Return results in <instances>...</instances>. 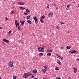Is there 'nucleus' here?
Here are the masks:
<instances>
[{
	"mask_svg": "<svg viewBox=\"0 0 79 79\" xmlns=\"http://www.w3.org/2000/svg\"><path fill=\"white\" fill-rule=\"evenodd\" d=\"M31 72H29L27 73H24V75H23V78H27L28 77H30V76H31Z\"/></svg>",
	"mask_w": 79,
	"mask_h": 79,
	"instance_id": "nucleus-1",
	"label": "nucleus"
},
{
	"mask_svg": "<svg viewBox=\"0 0 79 79\" xmlns=\"http://www.w3.org/2000/svg\"><path fill=\"white\" fill-rule=\"evenodd\" d=\"M13 63L14 62L13 61H10L8 64L9 66L11 68H13Z\"/></svg>",
	"mask_w": 79,
	"mask_h": 79,
	"instance_id": "nucleus-2",
	"label": "nucleus"
},
{
	"mask_svg": "<svg viewBox=\"0 0 79 79\" xmlns=\"http://www.w3.org/2000/svg\"><path fill=\"white\" fill-rule=\"evenodd\" d=\"M44 47L39 48L38 49V52H44Z\"/></svg>",
	"mask_w": 79,
	"mask_h": 79,
	"instance_id": "nucleus-3",
	"label": "nucleus"
},
{
	"mask_svg": "<svg viewBox=\"0 0 79 79\" xmlns=\"http://www.w3.org/2000/svg\"><path fill=\"white\" fill-rule=\"evenodd\" d=\"M76 52H77V53H78V52H77V51H76L75 50L70 51H69V53H71V54H73V53H76Z\"/></svg>",
	"mask_w": 79,
	"mask_h": 79,
	"instance_id": "nucleus-4",
	"label": "nucleus"
},
{
	"mask_svg": "<svg viewBox=\"0 0 79 79\" xmlns=\"http://www.w3.org/2000/svg\"><path fill=\"white\" fill-rule=\"evenodd\" d=\"M33 19L35 20V23H36V24H37L38 23V20H37L38 19L36 17H34L33 18Z\"/></svg>",
	"mask_w": 79,
	"mask_h": 79,
	"instance_id": "nucleus-5",
	"label": "nucleus"
},
{
	"mask_svg": "<svg viewBox=\"0 0 79 79\" xmlns=\"http://www.w3.org/2000/svg\"><path fill=\"white\" fill-rule=\"evenodd\" d=\"M3 41L4 42H6V43H7L8 44H10V42H9V41L5 39H3Z\"/></svg>",
	"mask_w": 79,
	"mask_h": 79,
	"instance_id": "nucleus-6",
	"label": "nucleus"
},
{
	"mask_svg": "<svg viewBox=\"0 0 79 79\" xmlns=\"http://www.w3.org/2000/svg\"><path fill=\"white\" fill-rule=\"evenodd\" d=\"M20 23H21V24L22 26H24V23H25V21L20 20Z\"/></svg>",
	"mask_w": 79,
	"mask_h": 79,
	"instance_id": "nucleus-7",
	"label": "nucleus"
},
{
	"mask_svg": "<svg viewBox=\"0 0 79 79\" xmlns=\"http://www.w3.org/2000/svg\"><path fill=\"white\" fill-rule=\"evenodd\" d=\"M32 72L33 73H34V74H36V73H37V70L36 69L34 70H33Z\"/></svg>",
	"mask_w": 79,
	"mask_h": 79,
	"instance_id": "nucleus-8",
	"label": "nucleus"
},
{
	"mask_svg": "<svg viewBox=\"0 0 79 79\" xmlns=\"http://www.w3.org/2000/svg\"><path fill=\"white\" fill-rule=\"evenodd\" d=\"M19 5H24V2H20L18 3Z\"/></svg>",
	"mask_w": 79,
	"mask_h": 79,
	"instance_id": "nucleus-9",
	"label": "nucleus"
},
{
	"mask_svg": "<svg viewBox=\"0 0 79 79\" xmlns=\"http://www.w3.org/2000/svg\"><path fill=\"white\" fill-rule=\"evenodd\" d=\"M48 16L49 17L50 16H53V13L50 12L49 14H48Z\"/></svg>",
	"mask_w": 79,
	"mask_h": 79,
	"instance_id": "nucleus-10",
	"label": "nucleus"
},
{
	"mask_svg": "<svg viewBox=\"0 0 79 79\" xmlns=\"http://www.w3.org/2000/svg\"><path fill=\"white\" fill-rule=\"evenodd\" d=\"M27 23H28L29 24H32V22L31 20H28L27 21Z\"/></svg>",
	"mask_w": 79,
	"mask_h": 79,
	"instance_id": "nucleus-11",
	"label": "nucleus"
},
{
	"mask_svg": "<svg viewBox=\"0 0 79 79\" xmlns=\"http://www.w3.org/2000/svg\"><path fill=\"white\" fill-rule=\"evenodd\" d=\"M19 8H20V10H25V8H24L23 7H19Z\"/></svg>",
	"mask_w": 79,
	"mask_h": 79,
	"instance_id": "nucleus-12",
	"label": "nucleus"
},
{
	"mask_svg": "<svg viewBox=\"0 0 79 79\" xmlns=\"http://www.w3.org/2000/svg\"><path fill=\"white\" fill-rule=\"evenodd\" d=\"M56 55L57 56V58H60V57H62V56H60V55H58V54H56Z\"/></svg>",
	"mask_w": 79,
	"mask_h": 79,
	"instance_id": "nucleus-13",
	"label": "nucleus"
},
{
	"mask_svg": "<svg viewBox=\"0 0 79 79\" xmlns=\"http://www.w3.org/2000/svg\"><path fill=\"white\" fill-rule=\"evenodd\" d=\"M42 72H43V73H45V72H46V69H43L42 70Z\"/></svg>",
	"mask_w": 79,
	"mask_h": 79,
	"instance_id": "nucleus-14",
	"label": "nucleus"
},
{
	"mask_svg": "<svg viewBox=\"0 0 79 79\" xmlns=\"http://www.w3.org/2000/svg\"><path fill=\"white\" fill-rule=\"evenodd\" d=\"M66 48L67 49H69L71 48V46H68Z\"/></svg>",
	"mask_w": 79,
	"mask_h": 79,
	"instance_id": "nucleus-15",
	"label": "nucleus"
},
{
	"mask_svg": "<svg viewBox=\"0 0 79 79\" xmlns=\"http://www.w3.org/2000/svg\"><path fill=\"white\" fill-rule=\"evenodd\" d=\"M44 68H45V69H47L48 68V66L47 65H44Z\"/></svg>",
	"mask_w": 79,
	"mask_h": 79,
	"instance_id": "nucleus-16",
	"label": "nucleus"
},
{
	"mask_svg": "<svg viewBox=\"0 0 79 79\" xmlns=\"http://www.w3.org/2000/svg\"><path fill=\"white\" fill-rule=\"evenodd\" d=\"M40 21L41 23H44V22L42 20V19H40Z\"/></svg>",
	"mask_w": 79,
	"mask_h": 79,
	"instance_id": "nucleus-17",
	"label": "nucleus"
},
{
	"mask_svg": "<svg viewBox=\"0 0 79 79\" xmlns=\"http://www.w3.org/2000/svg\"><path fill=\"white\" fill-rule=\"evenodd\" d=\"M45 18V15H43L41 16L40 19H44Z\"/></svg>",
	"mask_w": 79,
	"mask_h": 79,
	"instance_id": "nucleus-18",
	"label": "nucleus"
},
{
	"mask_svg": "<svg viewBox=\"0 0 79 79\" xmlns=\"http://www.w3.org/2000/svg\"><path fill=\"white\" fill-rule=\"evenodd\" d=\"M13 79H16L17 78V76H14L13 77Z\"/></svg>",
	"mask_w": 79,
	"mask_h": 79,
	"instance_id": "nucleus-19",
	"label": "nucleus"
},
{
	"mask_svg": "<svg viewBox=\"0 0 79 79\" xmlns=\"http://www.w3.org/2000/svg\"><path fill=\"white\" fill-rule=\"evenodd\" d=\"M57 63H58L59 64V65H61V62H60V61L57 60Z\"/></svg>",
	"mask_w": 79,
	"mask_h": 79,
	"instance_id": "nucleus-20",
	"label": "nucleus"
},
{
	"mask_svg": "<svg viewBox=\"0 0 79 79\" xmlns=\"http://www.w3.org/2000/svg\"><path fill=\"white\" fill-rule=\"evenodd\" d=\"M27 19L28 20V19H29L30 18V15H28L27 16Z\"/></svg>",
	"mask_w": 79,
	"mask_h": 79,
	"instance_id": "nucleus-21",
	"label": "nucleus"
},
{
	"mask_svg": "<svg viewBox=\"0 0 79 79\" xmlns=\"http://www.w3.org/2000/svg\"><path fill=\"white\" fill-rule=\"evenodd\" d=\"M77 68H76V69L74 70V73H76L77 72Z\"/></svg>",
	"mask_w": 79,
	"mask_h": 79,
	"instance_id": "nucleus-22",
	"label": "nucleus"
},
{
	"mask_svg": "<svg viewBox=\"0 0 79 79\" xmlns=\"http://www.w3.org/2000/svg\"><path fill=\"white\" fill-rule=\"evenodd\" d=\"M47 55L50 56H51V53H48L47 54Z\"/></svg>",
	"mask_w": 79,
	"mask_h": 79,
	"instance_id": "nucleus-23",
	"label": "nucleus"
},
{
	"mask_svg": "<svg viewBox=\"0 0 79 79\" xmlns=\"http://www.w3.org/2000/svg\"><path fill=\"white\" fill-rule=\"evenodd\" d=\"M39 56H43V53H40L39 54Z\"/></svg>",
	"mask_w": 79,
	"mask_h": 79,
	"instance_id": "nucleus-24",
	"label": "nucleus"
},
{
	"mask_svg": "<svg viewBox=\"0 0 79 79\" xmlns=\"http://www.w3.org/2000/svg\"><path fill=\"white\" fill-rule=\"evenodd\" d=\"M26 11L27 12V13H29V12H30V10H29V9H27L26 10Z\"/></svg>",
	"mask_w": 79,
	"mask_h": 79,
	"instance_id": "nucleus-25",
	"label": "nucleus"
},
{
	"mask_svg": "<svg viewBox=\"0 0 79 79\" xmlns=\"http://www.w3.org/2000/svg\"><path fill=\"white\" fill-rule=\"evenodd\" d=\"M59 68H58V67H56L55 68V70H56V71H58V70H59Z\"/></svg>",
	"mask_w": 79,
	"mask_h": 79,
	"instance_id": "nucleus-26",
	"label": "nucleus"
},
{
	"mask_svg": "<svg viewBox=\"0 0 79 79\" xmlns=\"http://www.w3.org/2000/svg\"><path fill=\"white\" fill-rule=\"evenodd\" d=\"M23 41H22V40L19 41V43H20V44H22V43H23Z\"/></svg>",
	"mask_w": 79,
	"mask_h": 79,
	"instance_id": "nucleus-27",
	"label": "nucleus"
},
{
	"mask_svg": "<svg viewBox=\"0 0 79 79\" xmlns=\"http://www.w3.org/2000/svg\"><path fill=\"white\" fill-rule=\"evenodd\" d=\"M50 49H48L47 50V52H48V53H49L50 52Z\"/></svg>",
	"mask_w": 79,
	"mask_h": 79,
	"instance_id": "nucleus-28",
	"label": "nucleus"
},
{
	"mask_svg": "<svg viewBox=\"0 0 79 79\" xmlns=\"http://www.w3.org/2000/svg\"><path fill=\"white\" fill-rule=\"evenodd\" d=\"M12 32V31H9L8 32V34H10V33H11Z\"/></svg>",
	"mask_w": 79,
	"mask_h": 79,
	"instance_id": "nucleus-29",
	"label": "nucleus"
},
{
	"mask_svg": "<svg viewBox=\"0 0 79 79\" xmlns=\"http://www.w3.org/2000/svg\"><path fill=\"white\" fill-rule=\"evenodd\" d=\"M59 59H60V60H63V57H60Z\"/></svg>",
	"mask_w": 79,
	"mask_h": 79,
	"instance_id": "nucleus-30",
	"label": "nucleus"
},
{
	"mask_svg": "<svg viewBox=\"0 0 79 79\" xmlns=\"http://www.w3.org/2000/svg\"><path fill=\"white\" fill-rule=\"evenodd\" d=\"M56 28H57L58 29H60V27L58 26H56Z\"/></svg>",
	"mask_w": 79,
	"mask_h": 79,
	"instance_id": "nucleus-31",
	"label": "nucleus"
},
{
	"mask_svg": "<svg viewBox=\"0 0 79 79\" xmlns=\"http://www.w3.org/2000/svg\"><path fill=\"white\" fill-rule=\"evenodd\" d=\"M70 6H71V5H69L67 6V8H70Z\"/></svg>",
	"mask_w": 79,
	"mask_h": 79,
	"instance_id": "nucleus-32",
	"label": "nucleus"
},
{
	"mask_svg": "<svg viewBox=\"0 0 79 79\" xmlns=\"http://www.w3.org/2000/svg\"><path fill=\"white\" fill-rule=\"evenodd\" d=\"M53 52V49H50L49 52Z\"/></svg>",
	"mask_w": 79,
	"mask_h": 79,
	"instance_id": "nucleus-33",
	"label": "nucleus"
},
{
	"mask_svg": "<svg viewBox=\"0 0 79 79\" xmlns=\"http://www.w3.org/2000/svg\"><path fill=\"white\" fill-rule=\"evenodd\" d=\"M5 19H6V20H8V19H9L7 17H6L5 18Z\"/></svg>",
	"mask_w": 79,
	"mask_h": 79,
	"instance_id": "nucleus-34",
	"label": "nucleus"
},
{
	"mask_svg": "<svg viewBox=\"0 0 79 79\" xmlns=\"http://www.w3.org/2000/svg\"><path fill=\"white\" fill-rule=\"evenodd\" d=\"M17 25L18 26V27H19L20 26H19V23H17Z\"/></svg>",
	"mask_w": 79,
	"mask_h": 79,
	"instance_id": "nucleus-35",
	"label": "nucleus"
},
{
	"mask_svg": "<svg viewBox=\"0 0 79 79\" xmlns=\"http://www.w3.org/2000/svg\"><path fill=\"white\" fill-rule=\"evenodd\" d=\"M24 15H27V13L24 12Z\"/></svg>",
	"mask_w": 79,
	"mask_h": 79,
	"instance_id": "nucleus-36",
	"label": "nucleus"
},
{
	"mask_svg": "<svg viewBox=\"0 0 79 79\" xmlns=\"http://www.w3.org/2000/svg\"><path fill=\"white\" fill-rule=\"evenodd\" d=\"M17 22L18 21H17V20H16L15 21V24H17Z\"/></svg>",
	"mask_w": 79,
	"mask_h": 79,
	"instance_id": "nucleus-37",
	"label": "nucleus"
},
{
	"mask_svg": "<svg viewBox=\"0 0 79 79\" xmlns=\"http://www.w3.org/2000/svg\"><path fill=\"white\" fill-rule=\"evenodd\" d=\"M60 23H61V24H64V23H63V22H60Z\"/></svg>",
	"mask_w": 79,
	"mask_h": 79,
	"instance_id": "nucleus-38",
	"label": "nucleus"
},
{
	"mask_svg": "<svg viewBox=\"0 0 79 79\" xmlns=\"http://www.w3.org/2000/svg\"><path fill=\"white\" fill-rule=\"evenodd\" d=\"M76 61H79V59H76Z\"/></svg>",
	"mask_w": 79,
	"mask_h": 79,
	"instance_id": "nucleus-39",
	"label": "nucleus"
},
{
	"mask_svg": "<svg viewBox=\"0 0 79 79\" xmlns=\"http://www.w3.org/2000/svg\"><path fill=\"white\" fill-rule=\"evenodd\" d=\"M2 43L4 45H6V43L2 42Z\"/></svg>",
	"mask_w": 79,
	"mask_h": 79,
	"instance_id": "nucleus-40",
	"label": "nucleus"
},
{
	"mask_svg": "<svg viewBox=\"0 0 79 79\" xmlns=\"http://www.w3.org/2000/svg\"><path fill=\"white\" fill-rule=\"evenodd\" d=\"M34 77H35L34 76H32L31 77V78H34Z\"/></svg>",
	"mask_w": 79,
	"mask_h": 79,
	"instance_id": "nucleus-41",
	"label": "nucleus"
},
{
	"mask_svg": "<svg viewBox=\"0 0 79 79\" xmlns=\"http://www.w3.org/2000/svg\"><path fill=\"white\" fill-rule=\"evenodd\" d=\"M14 13V11H12L11 12V14H13Z\"/></svg>",
	"mask_w": 79,
	"mask_h": 79,
	"instance_id": "nucleus-42",
	"label": "nucleus"
},
{
	"mask_svg": "<svg viewBox=\"0 0 79 79\" xmlns=\"http://www.w3.org/2000/svg\"><path fill=\"white\" fill-rule=\"evenodd\" d=\"M15 26L17 27H18V25H17V23L15 24Z\"/></svg>",
	"mask_w": 79,
	"mask_h": 79,
	"instance_id": "nucleus-43",
	"label": "nucleus"
},
{
	"mask_svg": "<svg viewBox=\"0 0 79 79\" xmlns=\"http://www.w3.org/2000/svg\"><path fill=\"white\" fill-rule=\"evenodd\" d=\"M73 69H74V70L76 69V68H75V67H73Z\"/></svg>",
	"mask_w": 79,
	"mask_h": 79,
	"instance_id": "nucleus-44",
	"label": "nucleus"
},
{
	"mask_svg": "<svg viewBox=\"0 0 79 79\" xmlns=\"http://www.w3.org/2000/svg\"><path fill=\"white\" fill-rule=\"evenodd\" d=\"M58 79H61V77H58Z\"/></svg>",
	"mask_w": 79,
	"mask_h": 79,
	"instance_id": "nucleus-45",
	"label": "nucleus"
},
{
	"mask_svg": "<svg viewBox=\"0 0 79 79\" xmlns=\"http://www.w3.org/2000/svg\"><path fill=\"white\" fill-rule=\"evenodd\" d=\"M18 29L19 30H20V28H19V27H18Z\"/></svg>",
	"mask_w": 79,
	"mask_h": 79,
	"instance_id": "nucleus-46",
	"label": "nucleus"
},
{
	"mask_svg": "<svg viewBox=\"0 0 79 79\" xmlns=\"http://www.w3.org/2000/svg\"><path fill=\"white\" fill-rule=\"evenodd\" d=\"M32 35H34V37H35V35H34V33H33V34H32Z\"/></svg>",
	"mask_w": 79,
	"mask_h": 79,
	"instance_id": "nucleus-47",
	"label": "nucleus"
},
{
	"mask_svg": "<svg viewBox=\"0 0 79 79\" xmlns=\"http://www.w3.org/2000/svg\"><path fill=\"white\" fill-rule=\"evenodd\" d=\"M58 77H56V79H58Z\"/></svg>",
	"mask_w": 79,
	"mask_h": 79,
	"instance_id": "nucleus-48",
	"label": "nucleus"
},
{
	"mask_svg": "<svg viewBox=\"0 0 79 79\" xmlns=\"http://www.w3.org/2000/svg\"><path fill=\"white\" fill-rule=\"evenodd\" d=\"M56 9H57L58 10V9H59L58 7H56Z\"/></svg>",
	"mask_w": 79,
	"mask_h": 79,
	"instance_id": "nucleus-49",
	"label": "nucleus"
},
{
	"mask_svg": "<svg viewBox=\"0 0 79 79\" xmlns=\"http://www.w3.org/2000/svg\"><path fill=\"white\" fill-rule=\"evenodd\" d=\"M0 29H2V27H0Z\"/></svg>",
	"mask_w": 79,
	"mask_h": 79,
	"instance_id": "nucleus-50",
	"label": "nucleus"
},
{
	"mask_svg": "<svg viewBox=\"0 0 79 79\" xmlns=\"http://www.w3.org/2000/svg\"><path fill=\"white\" fill-rule=\"evenodd\" d=\"M67 33H70V32L69 31H67Z\"/></svg>",
	"mask_w": 79,
	"mask_h": 79,
	"instance_id": "nucleus-51",
	"label": "nucleus"
},
{
	"mask_svg": "<svg viewBox=\"0 0 79 79\" xmlns=\"http://www.w3.org/2000/svg\"><path fill=\"white\" fill-rule=\"evenodd\" d=\"M54 6H56V5H54Z\"/></svg>",
	"mask_w": 79,
	"mask_h": 79,
	"instance_id": "nucleus-52",
	"label": "nucleus"
},
{
	"mask_svg": "<svg viewBox=\"0 0 79 79\" xmlns=\"http://www.w3.org/2000/svg\"><path fill=\"white\" fill-rule=\"evenodd\" d=\"M63 48V47H62V48H61V49H63V48Z\"/></svg>",
	"mask_w": 79,
	"mask_h": 79,
	"instance_id": "nucleus-53",
	"label": "nucleus"
},
{
	"mask_svg": "<svg viewBox=\"0 0 79 79\" xmlns=\"http://www.w3.org/2000/svg\"><path fill=\"white\" fill-rule=\"evenodd\" d=\"M60 2H62V0H60Z\"/></svg>",
	"mask_w": 79,
	"mask_h": 79,
	"instance_id": "nucleus-54",
	"label": "nucleus"
},
{
	"mask_svg": "<svg viewBox=\"0 0 79 79\" xmlns=\"http://www.w3.org/2000/svg\"><path fill=\"white\" fill-rule=\"evenodd\" d=\"M47 8H49V6H48Z\"/></svg>",
	"mask_w": 79,
	"mask_h": 79,
	"instance_id": "nucleus-55",
	"label": "nucleus"
},
{
	"mask_svg": "<svg viewBox=\"0 0 79 79\" xmlns=\"http://www.w3.org/2000/svg\"><path fill=\"white\" fill-rule=\"evenodd\" d=\"M22 34L23 36H24V35H23V33H22Z\"/></svg>",
	"mask_w": 79,
	"mask_h": 79,
	"instance_id": "nucleus-56",
	"label": "nucleus"
},
{
	"mask_svg": "<svg viewBox=\"0 0 79 79\" xmlns=\"http://www.w3.org/2000/svg\"><path fill=\"white\" fill-rule=\"evenodd\" d=\"M69 79H71V78H70V77H69Z\"/></svg>",
	"mask_w": 79,
	"mask_h": 79,
	"instance_id": "nucleus-57",
	"label": "nucleus"
},
{
	"mask_svg": "<svg viewBox=\"0 0 79 79\" xmlns=\"http://www.w3.org/2000/svg\"><path fill=\"white\" fill-rule=\"evenodd\" d=\"M33 79H38L37 78H34Z\"/></svg>",
	"mask_w": 79,
	"mask_h": 79,
	"instance_id": "nucleus-58",
	"label": "nucleus"
},
{
	"mask_svg": "<svg viewBox=\"0 0 79 79\" xmlns=\"http://www.w3.org/2000/svg\"><path fill=\"white\" fill-rule=\"evenodd\" d=\"M73 3H75V2H73Z\"/></svg>",
	"mask_w": 79,
	"mask_h": 79,
	"instance_id": "nucleus-59",
	"label": "nucleus"
},
{
	"mask_svg": "<svg viewBox=\"0 0 79 79\" xmlns=\"http://www.w3.org/2000/svg\"><path fill=\"white\" fill-rule=\"evenodd\" d=\"M78 7H79V4H78Z\"/></svg>",
	"mask_w": 79,
	"mask_h": 79,
	"instance_id": "nucleus-60",
	"label": "nucleus"
},
{
	"mask_svg": "<svg viewBox=\"0 0 79 79\" xmlns=\"http://www.w3.org/2000/svg\"><path fill=\"white\" fill-rule=\"evenodd\" d=\"M2 79V78L1 77H0V79Z\"/></svg>",
	"mask_w": 79,
	"mask_h": 79,
	"instance_id": "nucleus-61",
	"label": "nucleus"
},
{
	"mask_svg": "<svg viewBox=\"0 0 79 79\" xmlns=\"http://www.w3.org/2000/svg\"><path fill=\"white\" fill-rule=\"evenodd\" d=\"M23 18H25V17H23Z\"/></svg>",
	"mask_w": 79,
	"mask_h": 79,
	"instance_id": "nucleus-62",
	"label": "nucleus"
},
{
	"mask_svg": "<svg viewBox=\"0 0 79 79\" xmlns=\"http://www.w3.org/2000/svg\"><path fill=\"white\" fill-rule=\"evenodd\" d=\"M13 4H14V5H15V3H13Z\"/></svg>",
	"mask_w": 79,
	"mask_h": 79,
	"instance_id": "nucleus-63",
	"label": "nucleus"
}]
</instances>
